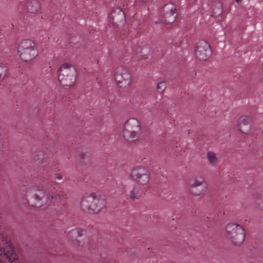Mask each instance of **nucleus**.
I'll return each instance as SVG.
<instances>
[{
	"mask_svg": "<svg viewBox=\"0 0 263 263\" xmlns=\"http://www.w3.org/2000/svg\"><path fill=\"white\" fill-rule=\"evenodd\" d=\"M20 58L24 62L30 61L37 55V51L35 44L29 40L22 41L17 50Z\"/></svg>",
	"mask_w": 263,
	"mask_h": 263,
	"instance_id": "1",
	"label": "nucleus"
},
{
	"mask_svg": "<svg viewBox=\"0 0 263 263\" xmlns=\"http://www.w3.org/2000/svg\"><path fill=\"white\" fill-rule=\"evenodd\" d=\"M58 79L63 85H72L76 80V68L68 63L63 64L60 69Z\"/></svg>",
	"mask_w": 263,
	"mask_h": 263,
	"instance_id": "2",
	"label": "nucleus"
},
{
	"mask_svg": "<svg viewBox=\"0 0 263 263\" xmlns=\"http://www.w3.org/2000/svg\"><path fill=\"white\" fill-rule=\"evenodd\" d=\"M140 131L141 127L138 120L132 118L125 123L123 134L126 139L134 141L139 137Z\"/></svg>",
	"mask_w": 263,
	"mask_h": 263,
	"instance_id": "3",
	"label": "nucleus"
},
{
	"mask_svg": "<svg viewBox=\"0 0 263 263\" xmlns=\"http://www.w3.org/2000/svg\"><path fill=\"white\" fill-rule=\"evenodd\" d=\"M190 192L196 196H205L208 193V186L205 182L204 177L196 176L190 181Z\"/></svg>",
	"mask_w": 263,
	"mask_h": 263,
	"instance_id": "4",
	"label": "nucleus"
},
{
	"mask_svg": "<svg viewBox=\"0 0 263 263\" xmlns=\"http://www.w3.org/2000/svg\"><path fill=\"white\" fill-rule=\"evenodd\" d=\"M115 80L120 87H129L132 82L130 73L126 68L122 66L117 67L115 72Z\"/></svg>",
	"mask_w": 263,
	"mask_h": 263,
	"instance_id": "5",
	"label": "nucleus"
},
{
	"mask_svg": "<svg viewBox=\"0 0 263 263\" xmlns=\"http://www.w3.org/2000/svg\"><path fill=\"white\" fill-rule=\"evenodd\" d=\"M226 230L230 238L236 245L241 244L245 239L244 230L239 224H229L226 228Z\"/></svg>",
	"mask_w": 263,
	"mask_h": 263,
	"instance_id": "6",
	"label": "nucleus"
},
{
	"mask_svg": "<svg viewBox=\"0 0 263 263\" xmlns=\"http://www.w3.org/2000/svg\"><path fill=\"white\" fill-rule=\"evenodd\" d=\"M212 50L210 44L204 40L198 42L195 54L196 58L200 61H205L211 55Z\"/></svg>",
	"mask_w": 263,
	"mask_h": 263,
	"instance_id": "7",
	"label": "nucleus"
},
{
	"mask_svg": "<svg viewBox=\"0 0 263 263\" xmlns=\"http://www.w3.org/2000/svg\"><path fill=\"white\" fill-rule=\"evenodd\" d=\"M86 198H83L81 205L83 210H87L90 213H98L105 206V202L103 198H92L90 205Z\"/></svg>",
	"mask_w": 263,
	"mask_h": 263,
	"instance_id": "8",
	"label": "nucleus"
},
{
	"mask_svg": "<svg viewBox=\"0 0 263 263\" xmlns=\"http://www.w3.org/2000/svg\"><path fill=\"white\" fill-rule=\"evenodd\" d=\"M131 176L133 179L141 184H146L149 180L148 170L144 167L139 166L132 170Z\"/></svg>",
	"mask_w": 263,
	"mask_h": 263,
	"instance_id": "9",
	"label": "nucleus"
},
{
	"mask_svg": "<svg viewBox=\"0 0 263 263\" xmlns=\"http://www.w3.org/2000/svg\"><path fill=\"white\" fill-rule=\"evenodd\" d=\"M109 22L115 27H120L125 22L124 12L119 8L114 9L109 16Z\"/></svg>",
	"mask_w": 263,
	"mask_h": 263,
	"instance_id": "10",
	"label": "nucleus"
},
{
	"mask_svg": "<svg viewBox=\"0 0 263 263\" xmlns=\"http://www.w3.org/2000/svg\"><path fill=\"white\" fill-rule=\"evenodd\" d=\"M252 119L251 116L243 115L240 116L237 121L239 130L245 134H249L252 130Z\"/></svg>",
	"mask_w": 263,
	"mask_h": 263,
	"instance_id": "11",
	"label": "nucleus"
},
{
	"mask_svg": "<svg viewBox=\"0 0 263 263\" xmlns=\"http://www.w3.org/2000/svg\"><path fill=\"white\" fill-rule=\"evenodd\" d=\"M164 18L166 23H173L176 18V7L173 3L166 4L163 7Z\"/></svg>",
	"mask_w": 263,
	"mask_h": 263,
	"instance_id": "12",
	"label": "nucleus"
},
{
	"mask_svg": "<svg viewBox=\"0 0 263 263\" xmlns=\"http://www.w3.org/2000/svg\"><path fill=\"white\" fill-rule=\"evenodd\" d=\"M0 256L4 259H6L10 263H18L11 246H9L7 248H4L0 246Z\"/></svg>",
	"mask_w": 263,
	"mask_h": 263,
	"instance_id": "13",
	"label": "nucleus"
},
{
	"mask_svg": "<svg viewBox=\"0 0 263 263\" xmlns=\"http://www.w3.org/2000/svg\"><path fill=\"white\" fill-rule=\"evenodd\" d=\"M26 9L28 12L30 13H36L40 9V3L37 1H33L28 2L26 5Z\"/></svg>",
	"mask_w": 263,
	"mask_h": 263,
	"instance_id": "14",
	"label": "nucleus"
},
{
	"mask_svg": "<svg viewBox=\"0 0 263 263\" xmlns=\"http://www.w3.org/2000/svg\"><path fill=\"white\" fill-rule=\"evenodd\" d=\"M137 54L142 58H145L150 52V48L147 45L138 47L136 50Z\"/></svg>",
	"mask_w": 263,
	"mask_h": 263,
	"instance_id": "15",
	"label": "nucleus"
},
{
	"mask_svg": "<svg viewBox=\"0 0 263 263\" xmlns=\"http://www.w3.org/2000/svg\"><path fill=\"white\" fill-rule=\"evenodd\" d=\"M207 159L212 166H215L218 162L216 154L212 152H209L207 153Z\"/></svg>",
	"mask_w": 263,
	"mask_h": 263,
	"instance_id": "16",
	"label": "nucleus"
},
{
	"mask_svg": "<svg viewBox=\"0 0 263 263\" xmlns=\"http://www.w3.org/2000/svg\"><path fill=\"white\" fill-rule=\"evenodd\" d=\"M143 191L139 187H135L130 191V197H138L142 196Z\"/></svg>",
	"mask_w": 263,
	"mask_h": 263,
	"instance_id": "17",
	"label": "nucleus"
},
{
	"mask_svg": "<svg viewBox=\"0 0 263 263\" xmlns=\"http://www.w3.org/2000/svg\"><path fill=\"white\" fill-rule=\"evenodd\" d=\"M0 70H2V71L0 72V79H2L6 75L7 68L5 64L0 63Z\"/></svg>",
	"mask_w": 263,
	"mask_h": 263,
	"instance_id": "18",
	"label": "nucleus"
},
{
	"mask_svg": "<svg viewBox=\"0 0 263 263\" xmlns=\"http://www.w3.org/2000/svg\"><path fill=\"white\" fill-rule=\"evenodd\" d=\"M157 90L160 93H162L166 88V84L164 82L159 83L157 85Z\"/></svg>",
	"mask_w": 263,
	"mask_h": 263,
	"instance_id": "19",
	"label": "nucleus"
},
{
	"mask_svg": "<svg viewBox=\"0 0 263 263\" xmlns=\"http://www.w3.org/2000/svg\"><path fill=\"white\" fill-rule=\"evenodd\" d=\"M71 232L72 234L78 233L79 236H82L83 231L81 230H73Z\"/></svg>",
	"mask_w": 263,
	"mask_h": 263,
	"instance_id": "20",
	"label": "nucleus"
},
{
	"mask_svg": "<svg viewBox=\"0 0 263 263\" xmlns=\"http://www.w3.org/2000/svg\"><path fill=\"white\" fill-rule=\"evenodd\" d=\"M55 178L58 180H61L62 179V175L60 174H56Z\"/></svg>",
	"mask_w": 263,
	"mask_h": 263,
	"instance_id": "21",
	"label": "nucleus"
},
{
	"mask_svg": "<svg viewBox=\"0 0 263 263\" xmlns=\"http://www.w3.org/2000/svg\"><path fill=\"white\" fill-rule=\"evenodd\" d=\"M218 13L219 14H220L222 13V10L221 8V5H219V6L218 7Z\"/></svg>",
	"mask_w": 263,
	"mask_h": 263,
	"instance_id": "22",
	"label": "nucleus"
},
{
	"mask_svg": "<svg viewBox=\"0 0 263 263\" xmlns=\"http://www.w3.org/2000/svg\"><path fill=\"white\" fill-rule=\"evenodd\" d=\"M91 197H97V195L96 194V193H92L91 194Z\"/></svg>",
	"mask_w": 263,
	"mask_h": 263,
	"instance_id": "23",
	"label": "nucleus"
},
{
	"mask_svg": "<svg viewBox=\"0 0 263 263\" xmlns=\"http://www.w3.org/2000/svg\"><path fill=\"white\" fill-rule=\"evenodd\" d=\"M258 199V200H257V202L259 203V202H261V200H262V198H257Z\"/></svg>",
	"mask_w": 263,
	"mask_h": 263,
	"instance_id": "24",
	"label": "nucleus"
},
{
	"mask_svg": "<svg viewBox=\"0 0 263 263\" xmlns=\"http://www.w3.org/2000/svg\"><path fill=\"white\" fill-rule=\"evenodd\" d=\"M259 207L260 209H263V203L261 205H259Z\"/></svg>",
	"mask_w": 263,
	"mask_h": 263,
	"instance_id": "25",
	"label": "nucleus"
},
{
	"mask_svg": "<svg viewBox=\"0 0 263 263\" xmlns=\"http://www.w3.org/2000/svg\"><path fill=\"white\" fill-rule=\"evenodd\" d=\"M36 200H37V201H40L41 200V199H42V198H34Z\"/></svg>",
	"mask_w": 263,
	"mask_h": 263,
	"instance_id": "26",
	"label": "nucleus"
},
{
	"mask_svg": "<svg viewBox=\"0 0 263 263\" xmlns=\"http://www.w3.org/2000/svg\"><path fill=\"white\" fill-rule=\"evenodd\" d=\"M241 0H236L237 3L239 4Z\"/></svg>",
	"mask_w": 263,
	"mask_h": 263,
	"instance_id": "27",
	"label": "nucleus"
},
{
	"mask_svg": "<svg viewBox=\"0 0 263 263\" xmlns=\"http://www.w3.org/2000/svg\"><path fill=\"white\" fill-rule=\"evenodd\" d=\"M35 206H40V205H35Z\"/></svg>",
	"mask_w": 263,
	"mask_h": 263,
	"instance_id": "28",
	"label": "nucleus"
},
{
	"mask_svg": "<svg viewBox=\"0 0 263 263\" xmlns=\"http://www.w3.org/2000/svg\"><path fill=\"white\" fill-rule=\"evenodd\" d=\"M0 263H3L2 260H0Z\"/></svg>",
	"mask_w": 263,
	"mask_h": 263,
	"instance_id": "29",
	"label": "nucleus"
}]
</instances>
